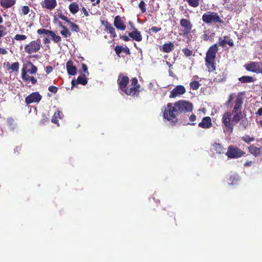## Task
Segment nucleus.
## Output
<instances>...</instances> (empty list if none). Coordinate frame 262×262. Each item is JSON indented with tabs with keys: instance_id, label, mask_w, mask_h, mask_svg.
Wrapping results in <instances>:
<instances>
[{
	"instance_id": "17",
	"label": "nucleus",
	"mask_w": 262,
	"mask_h": 262,
	"mask_svg": "<svg viewBox=\"0 0 262 262\" xmlns=\"http://www.w3.org/2000/svg\"><path fill=\"white\" fill-rule=\"evenodd\" d=\"M198 126L203 128H209L212 126L211 119L209 117H204Z\"/></svg>"
},
{
	"instance_id": "61",
	"label": "nucleus",
	"mask_w": 262,
	"mask_h": 262,
	"mask_svg": "<svg viewBox=\"0 0 262 262\" xmlns=\"http://www.w3.org/2000/svg\"><path fill=\"white\" fill-rule=\"evenodd\" d=\"M256 114L259 116L262 115V108H259Z\"/></svg>"
},
{
	"instance_id": "37",
	"label": "nucleus",
	"mask_w": 262,
	"mask_h": 262,
	"mask_svg": "<svg viewBox=\"0 0 262 262\" xmlns=\"http://www.w3.org/2000/svg\"><path fill=\"white\" fill-rule=\"evenodd\" d=\"M52 31L47 30L45 29H40L37 30V32L38 34H46L49 35L50 34Z\"/></svg>"
},
{
	"instance_id": "59",
	"label": "nucleus",
	"mask_w": 262,
	"mask_h": 262,
	"mask_svg": "<svg viewBox=\"0 0 262 262\" xmlns=\"http://www.w3.org/2000/svg\"><path fill=\"white\" fill-rule=\"evenodd\" d=\"M92 3H93V5L95 6L96 5L99 4L100 2V0H90Z\"/></svg>"
},
{
	"instance_id": "63",
	"label": "nucleus",
	"mask_w": 262,
	"mask_h": 262,
	"mask_svg": "<svg viewBox=\"0 0 262 262\" xmlns=\"http://www.w3.org/2000/svg\"><path fill=\"white\" fill-rule=\"evenodd\" d=\"M154 87V84L152 82H150L148 84V88L150 90H152Z\"/></svg>"
},
{
	"instance_id": "49",
	"label": "nucleus",
	"mask_w": 262,
	"mask_h": 262,
	"mask_svg": "<svg viewBox=\"0 0 262 262\" xmlns=\"http://www.w3.org/2000/svg\"><path fill=\"white\" fill-rule=\"evenodd\" d=\"M150 30L153 32L157 33L161 30V28L160 27H152Z\"/></svg>"
},
{
	"instance_id": "46",
	"label": "nucleus",
	"mask_w": 262,
	"mask_h": 262,
	"mask_svg": "<svg viewBox=\"0 0 262 262\" xmlns=\"http://www.w3.org/2000/svg\"><path fill=\"white\" fill-rule=\"evenodd\" d=\"M238 177L237 174H234L230 176V181L231 182V184H233L234 181L236 182L238 180Z\"/></svg>"
},
{
	"instance_id": "53",
	"label": "nucleus",
	"mask_w": 262,
	"mask_h": 262,
	"mask_svg": "<svg viewBox=\"0 0 262 262\" xmlns=\"http://www.w3.org/2000/svg\"><path fill=\"white\" fill-rule=\"evenodd\" d=\"M46 72L47 74L50 73L53 71V68L51 66H47L45 68Z\"/></svg>"
},
{
	"instance_id": "14",
	"label": "nucleus",
	"mask_w": 262,
	"mask_h": 262,
	"mask_svg": "<svg viewBox=\"0 0 262 262\" xmlns=\"http://www.w3.org/2000/svg\"><path fill=\"white\" fill-rule=\"evenodd\" d=\"M129 82V78L125 76L119 75L118 79V83L120 89L122 91L126 89V86Z\"/></svg>"
},
{
	"instance_id": "8",
	"label": "nucleus",
	"mask_w": 262,
	"mask_h": 262,
	"mask_svg": "<svg viewBox=\"0 0 262 262\" xmlns=\"http://www.w3.org/2000/svg\"><path fill=\"white\" fill-rule=\"evenodd\" d=\"M180 25L183 28L182 31L184 36H187L191 33V30L192 28V25L190 21L187 19L182 18L180 20Z\"/></svg>"
},
{
	"instance_id": "62",
	"label": "nucleus",
	"mask_w": 262,
	"mask_h": 262,
	"mask_svg": "<svg viewBox=\"0 0 262 262\" xmlns=\"http://www.w3.org/2000/svg\"><path fill=\"white\" fill-rule=\"evenodd\" d=\"M43 42L44 43H49L50 42V40L49 38H45L43 39Z\"/></svg>"
},
{
	"instance_id": "21",
	"label": "nucleus",
	"mask_w": 262,
	"mask_h": 262,
	"mask_svg": "<svg viewBox=\"0 0 262 262\" xmlns=\"http://www.w3.org/2000/svg\"><path fill=\"white\" fill-rule=\"evenodd\" d=\"M139 88V85H138L137 87L132 85L129 88L125 89L123 92L127 95L134 96L138 93Z\"/></svg>"
},
{
	"instance_id": "57",
	"label": "nucleus",
	"mask_w": 262,
	"mask_h": 262,
	"mask_svg": "<svg viewBox=\"0 0 262 262\" xmlns=\"http://www.w3.org/2000/svg\"><path fill=\"white\" fill-rule=\"evenodd\" d=\"M241 125H243L244 127L245 128L246 126L247 125V121L245 120H242L240 123Z\"/></svg>"
},
{
	"instance_id": "39",
	"label": "nucleus",
	"mask_w": 262,
	"mask_h": 262,
	"mask_svg": "<svg viewBox=\"0 0 262 262\" xmlns=\"http://www.w3.org/2000/svg\"><path fill=\"white\" fill-rule=\"evenodd\" d=\"M19 67V64L18 62H15L13 63L10 67V69H11L13 71H17Z\"/></svg>"
},
{
	"instance_id": "43",
	"label": "nucleus",
	"mask_w": 262,
	"mask_h": 262,
	"mask_svg": "<svg viewBox=\"0 0 262 262\" xmlns=\"http://www.w3.org/2000/svg\"><path fill=\"white\" fill-rule=\"evenodd\" d=\"M139 7L142 13H144L146 11L145 3L144 2L142 1H141L139 4Z\"/></svg>"
},
{
	"instance_id": "45",
	"label": "nucleus",
	"mask_w": 262,
	"mask_h": 262,
	"mask_svg": "<svg viewBox=\"0 0 262 262\" xmlns=\"http://www.w3.org/2000/svg\"><path fill=\"white\" fill-rule=\"evenodd\" d=\"M30 11L29 7L28 6H24L21 9L22 14L24 15H27Z\"/></svg>"
},
{
	"instance_id": "6",
	"label": "nucleus",
	"mask_w": 262,
	"mask_h": 262,
	"mask_svg": "<svg viewBox=\"0 0 262 262\" xmlns=\"http://www.w3.org/2000/svg\"><path fill=\"white\" fill-rule=\"evenodd\" d=\"M41 44L40 40L31 41L25 47V51L28 54H33L38 52L41 48Z\"/></svg>"
},
{
	"instance_id": "60",
	"label": "nucleus",
	"mask_w": 262,
	"mask_h": 262,
	"mask_svg": "<svg viewBox=\"0 0 262 262\" xmlns=\"http://www.w3.org/2000/svg\"><path fill=\"white\" fill-rule=\"evenodd\" d=\"M120 38L125 41H128L129 40V38L126 36L122 35L120 36Z\"/></svg>"
},
{
	"instance_id": "5",
	"label": "nucleus",
	"mask_w": 262,
	"mask_h": 262,
	"mask_svg": "<svg viewBox=\"0 0 262 262\" xmlns=\"http://www.w3.org/2000/svg\"><path fill=\"white\" fill-rule=\"evenodd\" d=\"M178 114L174 104L169 103L163 112V117L168 121H171L174 119Z\"/></svg>"
},
{
	"instance_id": "16",
	"label": "nucleus",
	"mask_w": 262,
	"mask_h": 262,
	"mask_svg": "<svg viewBox=\"0 0 262 262\" xmlns=\"http://www.w3.org/2000/svg\"><path fill=\"white\" fill-rule=\"evenodd\" d=\"M42 6L48 10H53L57 6L56 0H44Z\"/></svg>"
},
{
	"instance_id": "23",
	"label": "nucleus",
	"mask_w": 262,
	"mask_h": 262,
	"mask_svg": "<svg viewBox=\"0 0 262 262\" xmlns=\"http://www.w3.org/2000/svg\"><path fill=\"white\" fill-rule=\"evenodd\" d=\"M15 4V0H2L0 2L1 5L5 8H8Z\"/></svg>"
},
{
	"instance_id": "30",
	"label": "nucleus",
	"mask_w": 262,
	"mask_h": 262,
	"mask_svg": "<svg viewBox=\"0 0 262 262\" xmlns=\"http://www.w3.org/2000/svg\"><path fill=\"white\" fill-rule=\"evenodd\" d=\"M62 113L59 111H57L55 112L52 118V122L54 123L57 124L58 126H59V124L58 123V118L61 119L62 118Z\"/></svg>"
},
{
	"instance_id": "22",
	"label": "nucleus",
	"mask_w": 262,
	"mask_h": 262,
	"mask_svg": "<svg viewBox=\"0 0 262 262\" xmlns=\"http://www.w3.org/2000/svg\"><path fill=\"white\" fill-rule=\"evenodd\" d=\"M88 82V80L85 75L80 76L77 78V80H72V85L74 86L77 84H81L82 85H85Z\"/></svg>"
},
{
	"instance_id": "27",
	"label": "nucleus",
	"mask_w": 262,
	"mask_h": 262,
	"mask_svg": "<svg viewBox=\"0 0 262 262\" xmlns=\"http://www.w3.org/2000/svg\"><path fill=\"white\" fill-rule=\"evenodd\" d=\"M212 149L216 151V153L221 154L224 152L225 149L222 147L221 144L215 143L212 145Z\"/></svg>"
},
{
	"instance_id": "52",
	"label": "nucleus",
	"mask_w": 262,
	"mask_h": 262,
	"mask_svg": "<svg viewBox=\"0 0 262 262\" xmlns=\"http://www.w3.org/2000/svg\"><path fill=\"white\" fill-rule=\"evenodd\" d=\"M59 17L61 19L68 22V23L69 22H70L68 20V17L63 14H61L59 15Z\"/></svg>"
},
{
	"instance_id": "42",
	"label": "nucleus",
	"mask_w": 262,
	"mask_h": 262,
	"mask_svg": "<svg viewBox=\"0 0 262 262\" xmlns=\"http://www.w3.org/2000/svg\"><path fill=\"white\" fill-rule=\"evenodd\" d=\"M242 139L243 141H244L245 142L249 143L253 141H254V138L252 137H250L248 135H245L244 137H243Z\"/></svg>"
},
{
	"instance_id": "20",
	"label": "nucleus",
	"mask_w": 262,
	"mask_h": 262,
	"mask_svg": "<svg viewBox=\"0 0 262 262\" xmlns=\"http://www.w3.org/2000/svg\"><path fill=\"white\" fill-rule=\"evenodd\" d=\"M219 44L222 47H224L226 44H228L230 47H233L234 45L232 39L228 36H225L223 39L220 38Z\"/></svg>"
},
{
	"instance_id": "35",
	"label": "nucleus",
	"mask_w": 262,
	"mask_h": 262,
	"mask_svg": "<svg viewBox=\"0 0 262 262\" xmlns=\"http://www.w3.org/2000/svg\"><path fill=\"white\" fill-rule=\"evenodd\" d=\"M109 33L111 34V35L113 37H116L117 36V34L116 33L115 28L112 26L111 24L106 29Z\"/></svg>"
},
{
	"instance_id": "58",
	"label": "nucleus",
	"mask_w": 262,
	"mask_h": 262,
	"mask_svg": "<svg viewBox=\"0 0 262 262\" xmlns=\"http://www.w3.org/2000/svg\"><path fill=\"white\" fill-rule=\"evenodd\" d=\"M189 120L190 121L193 122L196 120L195 115L192 114L189 117Z\"/></svg>"
},
{
	"instance_id": "34",
	"label": "nucleus",
	"mask_w": 262,
	"mask_h": 262,
	"mask_svg": "<svg viewBox=\"0 0 262 262\" xmlns=\"http://www.w3.org/2000/svg\"><path fill=\"white\" fill-rule=\"evenodd\" d=\"M49 36H51V37L52 38V40L55 42H56V43L59 42L61 40L60 36L56 35L55 33L54 32H53V31H51V32L50 33V34L49 35Z\"/></svg>"
},
{
	"instance_id": "24",
	"label": "nucleus",
	"mask_w": 262,
	"mask_h": 262,
	"mask_svg": "<svg viewBox=\"0 0 262 262\" xmlns=\"http://www.w3.org/2000/svg\"><path fill=\"white\" fill-rule=\"evenodd\" d=\"M26 71L27 73H29L30 74H34L37 72V68L36 66L33 64L31 62H29L26 65Z\"/></svg>"
},
{
	"instance_id": "33",
	"label": "nucleus",
	"mask_w": 262,
	"mask_h": 262,
	"mask_svg": "<svg viewBox=\"0 0 262 262\" xmlns=\"http://www.w3.org/2000/svg\"><path fill=\"white\" fill-rule=\"evenodd\" d=\"M59 26L62 28V30L60 31V34L65 37H69L71 35V32L60 23Z\"/></svg>"
},
{
	"instance_id": "19",
	"label": "nucleus",
	"mask_w": 262,
	"mask_h": 262,
	"mask_svg": "<svg viewBox=\"0 0 262 262\" xmlns=\"http://www.w3.org/2000/svg\"><path fill=\"white\" fill-rule=\"evenodd\" d=\"M128 35L133 40H135L137 41H141L142 39V37L140 32L136 29H134L133 31L129 33Z\"/></svg>"
},
{
	"instance_id": "12",
	"label": "nucleus",
	"mask_w": 262,
	"mask_h": 262,
	"mask_svg": "<svg viewBox=\"0 0 262 262\" xmlns=\"http://www.w3.org/2000/svg\"><path fill=\"white\" fill-rule=\"evenodd\" d=\"M42 98V96L38 92H34L28 96L25 99L27 104L38 103Z\"/></svg>"
},
{
	"instance_id": "32",
	"label": "nucleus",
	"mask_w": 262,
	"mask_h": 262,
	"mask_svg": "<svg viewBox=\"0 0 262 262\" xmlns=\"http://www.w3.org/2000/svg\"><path fill=\"white\" fill-rule=\"evenodd\" d=\"M250 152L255 156H257L260 153V150L259 148L254 146H250L249 147Z\"/></svg>"
},
{
	"instance_id": "55",
	"label": "nucleus",
	"mask_w": 262,
	"mask_h": 262,
	"mask_svg": "<svg viewBox=\"0 0 262 262\" xmlns=\"http://www.w3.org/2000/svg\"><path fill=\"white\" fill-rule=\"evenodd\" d=\"M0 54L3 55H6L8 54V51L6 49L2 48H0Z\"/></svg>"
},
{
	"instance_id": "50",
	"label": "nucleus",
	"mask_w": 262,
	"mask_h": 262,
	"mask_svg": "<svg viewBox=\"0 0 262 262\" xmlns=\"http://www.w3.org/2000/svg\"><path fill=\"white\" fill-rule=\"evenodd\" d=\"M257 74H262V62H258Z\"/></svg>"
},
{
	"instance_id": "29",
	"label": "nucleus",
	"mask_w": 262,
	"mask_h": 262,
	"mask_svg": "<svg viewBox=\"0 0 262 262\" xmlns=\"http://www.w3.org/2000/svg\"><path fill=\"white\" fill-rule=\"evenodd\" d=\"M69 10L71 13L75 14L78 12L79 10V6L76 3H72L69 5Z\"/></svg>"
},
{
	"instance_id": "47",
	"label": "nucleus",
	"mask_w": 262,
	"mask_h": 262,
	"mask_svg": "<svg viewBox=\"0 0 262 262\" xmlns=\"http://www.w3.org/2000/svg\"><path fill=\"white\" fill-rule=\"evenodd\" d=\"M48 90L53 93H56L57 92V88L54 86H50Z\"/></svg>"
},
{
	"instance_id": "4",
	"label": "nucleus",
	"mask_w": 262,
	"mask_h": 262,
	"mask_svg": "<svg viewBox=\"0 0 262 262\" xmlns=\"http://www.w3.org/2000/svg\"><path fill=\"white\" fill-rule=\"evenodd\" d=\"M235 97L234 102V106L233 109V112L236 113L241 111L242 104L243 103V98L242 96V94H238L235 95L234 94H231L229 97V99L227 102V104L229 105L232 101L233 99Z\"/></svg>"
},
{
	"instance_id": "3",
	"label": "nucleus",
	"mask_w": 262,
	"mask_h": 262,
	"mask_svg": "<svg viewBox=\"0 0 262 262\" xmlns=\"http://www.w3.org/2000/svg\"><path fill=\"white\" fill-rule=\"evenodd\" d=\"M173 104L178 114L191 112L193 110L192 104L185 100H180Z\"/></svg>"
},
{
	"instance_id": "11",
	"label": "nucleus",
	"mask_w": 262,
	"mask_h": 262,
	"mask_svg": "<svg viewBox=\"0 0 262 262\" xmlns=\"http://www.w3.org/2000/svg\"><path fill=\"white\" fill-rule=\"evenodd\" d=\"M125 18L119 15L116 16L114 20V26L118 30L124 31L126 29L125 25Z\"/></svg>"
},
{
	"instance_id": "18",
	"label": "nucleus",
	"mask_w": 262,
	"mask_h": 262,
	"mask_svg": "<svg viewBox=\"0 0 262 262\" xmlns=\"http://www.w3.org/2000/svg\"><path fill=\"white\" fill-rule=\"evenodd\" d=\"M66 67L68 73L70 75L74 76L77 73V69L73 66V62L71 60H69L67 62Z\"/></svg>"
},
{
	"instance_id": "41",
	"label": "nucleus",
	"mask_w": 262,
	"mask_h": 262,
	"mask_svg": "<svg viewBox=\"0 0 262 262\" xmlns=\"http://www.w3.org/2000/svg\"><path fill=\"white\" fill-rule=\"evenodd\" d=\"M182 52L184 54V55L187 57L190 56L192 55V51L188 48H184L182 50Z\"/></svg>"
},
{
	"instance_id": "28",
	"label": "nucleus",
	"mask_w": 262,
	"mask_h": 262,
	"mask_svg": "<svg viewBox=\"0 0 262 262\" xmlns=\"http://www.w3.org/2000/svg\"><path fill=\"white\" fill-rule=\"evenodd\" d=\"M238 80L242 83H250L254 82L255 79L249 76H244L239 78Z\"/></svg>"
},
{
	"instance_id": "36",
	"label": "nucleus",
	"mask_w": 262,
	"mask_h": 262,
	"mask_svg": "<svg viewBox=\"0 0 262 262\" xmlns=\"http://www.w3.org/2000/svg\"><path fill=\"white\" fill-rule=\"evenodd\" d=\"M190 86L193 90H198L200 86V84L198 81L194 80L190 83Z\"/></svg>"
},
{
	"instance_id": "31",
	"label": "nucleus",
	"mask_w": 262,
	"mask_h": 262,
	"mask_svg": "<svg viewBox=\"0 0 262 262\" xmlns=\"http://www.w3.org/2000/svg\"><path fill=\"white\" fill-rule=\"evenodd\" d=\"M242 118V114L241 111L235 113L232 118L233 125L237 123Z\"/></svg>"
},
{
	"instance_id": "15",
	"label": "nucleus",
	"mask_w": 262,
	"mask_h": 262,
	"mask_svg": "<svg viewBox=\"0 0 262 262\" xmlns=\"http://www.w3.org/2000/svg\"><path fill=\"white\" fill-rule=\"evenodd\" d=\"M258 62L251 61L245 64L246 70L257 74Z\"/></svg>"
},
{
	"instance_id": "7",
	"label": "nucleus",
	"mask_w": 262,
	"mask_h": 262,
	"mask_svg": "<svg viewBox=\"0 0 262 262\" xmlns=\"http://www.w3.org/2000/svg\"><path fill=\"white\" fill-rule=\"evenodd\" d=\"M222 122L227 128V130L229 133H231L233 132L234 125L232 120V115L230 112H227L223 114Z\"/></svg>"
},
{
	"instance_id": "40",
	"label": "nucleus",
	"mask_w": 262,
	"mask_h": 262,
	"mask_svg": "<svg viewBox=\"0 0 262 262\" xmlns=\"http://www.w3.org/2000/svg\"><path fill=\"white\" fill-rule=\"evenodd\" d=\"M7 34L6 28L3 25H0V38Z\"/></svg>"
},
{
	"instance_id": "54",
	"label": "nucleus",
	"mask_w": 262,
	"mask_h": 262,
	"mask_svg": "<svg viewBox=\"0 0 262 262\" xmlns=\"http://www.w3.org/2000/svg\"><path fill=\"white\" fill-rule=\"evenodd\" d=\"M82 69L83 72L86 73L88 75H89V72L88 71L87 67L85 64H82Z\"/></svg>"
},
{
	"instance_id": "51",
	"label": "nucleus",
	"mask_w": 262,
	"mask_h": 262,
	"mask_svg": "<svg viewBox=\"0 0 262 262\" xmlns=\"http://www.w3.org/2000/svg\"><path fill=\"white\" fill-rule=\"evenodd\" d=\"M101 24L106 29L111 24L106 20H102Z\"/></svg>"
},
{
	"instance_id": "2",
	"label": "nucleus",
	"mask_w": 262,
	"mask_h": 262,
	"mask_svg": "<svg viewBox=\"0 0 262 262\" xmlns=\"http://www.w3.org/2000/svg\"><path fill=\"white\" fill-rule=\"evenodd\" d=\"M202 20L207 24L224 23L219 14L214 12L207 11L203 14L202 16Z\"/></svg>"
},
{
	"instance_id": "25",
	"label": "nucleus",
	"mask_w": 262,
	"mask_h": 262,
	"mask_svg": "<svg viewBox=\"0 0 262 262\" xmlns=\"http://www.w3.org/2000/svg\"><path fill=\"white\" fill-rule=\"evenodd\" d=\"M174 48V44L172 42L164 43L162 47V50L165 53H169Z\"/></svg>"
},
{
	"instance_id": "13",
	"label": "nucleus",
	"mask_w": 262,
	"mask_h": 262,
	"mask_svg": "<svg viewBox=\"0 0 262 262\" xmlns=\"http://www.w3.org/2000/svg\"><path fill=\"white\" fill-rule=\"evenodd\" d=\"M21 78L27 84L31 82L32 84H35L37 82V80L33 76H29L27 71H26V69L25 67H24L21 69Z\"/></svg>"
},
{
	"instance_id": "38",
	"label": "nucleus",
	"mask_w": 262,
	"mask_h": 262,
	"mask_svg": "<svg viewBox=\"0 0 262 262\" xmlns=\"http://www.w3.org/2000/svg\"><path fill=\"white\" fill-rule=\"evenodd\" d=\"M69 25L70 28L73 31L78 32L79 31V27L77 25L70 21L69 22Z\"/></svg>"
},
{
	"instance_id": "1",
	"label": "nucleus",
	"mask_w": 262,
	"mask_h": 262,
	"mask_svg": "<svg viewBox=\"0 0 262 262\" xmlns=\"http://www.w3.org/2000/svg\"><path fill=\"white\" fill-rule=\"evenodd\" d=\"M217 51V46L216 44H214L209 48L206 53L205 57L206 65L209 71H213L215 70L214 59Z\"/></svg>"
},
{
	"instance_id": "9",
	"label": "nucleus",
	"mask_w": 262,
	"mask_h": 262,
	"mask_svg": "<svg viewBox=\"0 0 262 262\" xmlns=\"http://www.w3.org/2000/svg\"><path fill=\"white\" fill-rule=\"evenodd\" d=\"M186 93V89L183 85H179L172 90L169 94V98H174L179 97Z\"/></svg>"
},
{
	"instance_id": "56",
	"label": "nucleus",
	"mask_w": 262,
	"mask_h": 262,
	"mask_svg": "<svg viewBox=\"0 0 262 262\" xmlns=\"http://www.w3.org/2000/svg\"><path fill=\"white\" fill-rule=\"evenodd\" d=\"M82 12L83 13L84 16H89V13L86 9L84 7H82L81 9Z\"/></svg>"
},
{
	"instance_id": "48",
	"label": "nucleus",
	"mask_w": 262,
	"mask_h": 262,
	"mask_svg": "<svg viewBox=\"0 0 262 262\" xmlns=\"http://www.w3.org/2000/svg\"><path fill=\"white\" fill-rule=\"evenodd\" d=\"M131 81H132L131 85L132 86L137 87L138 85H139V84H138V80L136 78H132Z\"/></svg>"
},
{
	"instance_id": "26",
	"label": "nucleus",
	"mask_w": 262,
	"mask_h": 262,
	"mask_svg": "<svg viewBox=\"0 0 262 262\" xmlns=\"http://www.w3.org/2000/svg\"><path fill=\"white\" fill-rule=\"evenodd\" d=\"M115 52L119 55L122 52H125L127 54H130L129 49L127 47L124 48L121 46H117L115 48Z\"/></svg>"
},
{
	"instance_id": "64",
	"label": "nucleus",
	"mask_w": 262,
	"mask_h": 262,
	"mask_svg": "<svg viewBox=\"0 0 262 262\" xmlns=\"http://www.w3.org/2000/svg\"><path fill=\"white\" fill-rule=\"evenodd\" d=\"M3 21V19L1 15H0V24L2 23Z\"/></svg>"
},
{
	"instance_id": "10",
	"label": "nucleus",
	"mask_w": 262,
	"mask_h": 262,
	"mask_svg": "<svg viewBox=\"0 0 262 262\" xmlns=\"http://www.w3.org/2000/svg\"><path fill=\"white\" fill-rule=\"evenodd\" d=\"M244 154V152L240 149L230 146L226 152V155L230 158H237L241 157Z\"/></svg>"
},
{
	"instance_id": "44",
	"label": "nucleus",
	"mask_w": 262,
	"mask_h": 262,
	"mask_svg": "<svg viewBox=\"0 0 262 262\" xmlns=\"http://www.w3.org/2000/svg\"><path fill=\"white\" fill-rule=\"evenodd\" d=\"M27 38V36L25 35L16 34L14 36V39L16 40H24Z\"/></svg>"
}]
</instances>
